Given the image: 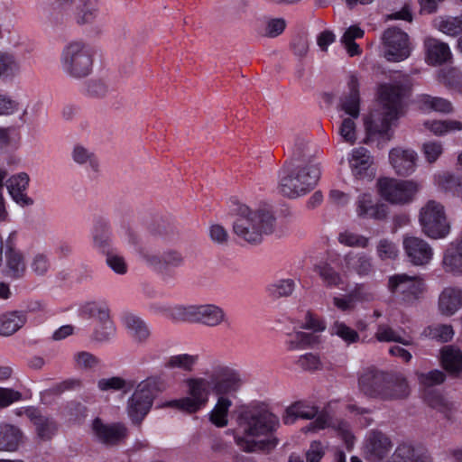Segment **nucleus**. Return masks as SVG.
Masks as SVG:
<instances>
[{
  "label": "nucleus",
  "mask_w": 462,
  "mask_h": 462,
  "mask_svg": "<svg viewBox=\"0 0 462 462\" xmlns=\"http://www.w3.org/2000/svg\"><path fill=\"white\" fill-rule=\"evenodd\" d=\"M239 426L245 436H236V445L245 452L270 450L277 445L275 438L255 440L254 438L267 436L279 425L278 418L264 408L253 407L243 411L238 417Z\"/></svg>",
  "instance_id": "2"
},
{
  "label": "nucleus",
  "mask_w": 462,
  "mask_h": 462,
  "mask_svg": "<svg viewBox=\"0 0 462 462\" xmlns=\"http://www.w3.org/2000/svg\"><path fill=\"white\" fill-rule=\"evenodd\" d=\"M420 101L426 107L436 112L450 113L453 110L452 104L442 97L426 95L421 97Z\"/></svg>",
  "instance_id": "57"
},
{
  "label": "nucleus",
  "mask_w": 462,
  "mask_h": 462,
  "mask_svg": "<svg viewBox=\"0 0 462 462\" xmlns=\"http://www.w3.org/2000/svg\"><path fill=\"white\" fill-rule=\"evenodd\" d=\"M125 234L130 243L134 245H138V236L132 229L125 228ZM136 253L147 265L161 273L162 281L166 283H170L173 280L171 270L180 268L185 264V256L175 249L165 250L158 255L144 247L136 246Z\"/></svg>",
  "instance_id": "7"
},
{
  "label": "nucleus",
  "mask_w": 462,
  "mask_h": 462,
  "mask_svg": "<svg viewBox=\"0 0 462 462\" xmlns=\"http://www.w3.org/2000/svg\"><path fill=\"white\" fill-rule=\"evenodd\" d=\"M194 305H175L170 307L168 319L173 321L193 322Z\"/></svg>",
  "instance_id": "55"
},
{
  "label": "nucleus",
  "mask_w": 462,
  "mask_h": 462,
  "mask_svg": "<svg viewBox=\"0 0 462 462\" xmlns=\"http://www.w3.org/2000/svg\"><path fill=\"white\" fill-rule=\"evenodd\" d=\"M93 429L98 439L105 444H117L127 436V428L121 422L104 424L99 419H96Z\"/></svg>",
  "instance_id": "24"
},
{
  "label": "nucleus",
  "mask_w": 462,
  "mask_h": 462,
  "mask_svg": "<svg viewBox=\"0 0 462 462\" xmlns=\"http://www.w3.org/2000/svg\"><path fill=\"white\" fill-rule=\"evenodd\" d=\"M376 254L382 261L394 260L398 256L399 249L393 241L383 238L377 244Z\"/></svg>",
  "instance_id": "54"
},
{
  "label": "nucleus",
  "mask_w": 462,
  "mask_h": 462,
  "mask_svg": "<svg viewBox=\"0 0 462 462\" xmlns=\"http://www.w3.org/2000/svg\"><path fill=\"white\" fill-rule=\"evenodd\" d=\"M356 213L360 217L383 219L387 211L383 204L374 203L369 193L361 194L356 201Z\"/></svg>",
  "instance_id": "30"
},
{
  "label": "nucleus",
  "mask_w": 462,
  "mask_h": 462,
  "mask_svg": "<svg viewBox=\"0 0 462 462\" xmlns=\"http://www.w3.org/2000/svg\"><path fill=\"white\" fill-rule=\"evenodd\" d=\"M420 222L423 232L429 237L442 238L449 233L444 207L435 200H430L420 209Z\"/></svg>",
  "instance_id": "11"
},
{
  "label": "nucleus",
  "mask_w": 462,
  "mask_h": 462,
  "mask_svg": "<svg viewBox=\"0 0 462 462\" xmlns=\"http://www.w3.org/2000/svg\"><path fill=\"white\" fill-rule=\"evenodd\" d=\"M347 87L348 93L340 97L338 108L349 117L343 119L338 133L345 142L354 144L356 140L355 119L360 115L359 83L355 75L349 77Z\"/></svg>",
  "instance_id": "9"
},
{
  "label": "nucleus",
  "mask_w": 462,
  "mask_h": 462,
  "mask_svg": "<svg viewBox=\"0 0 462 462\" xmlns=\"http://www.w3.org/2000/svg\"><path fill=\"white\" fill-rule=\"evenodd\" d=\"M198 355L180 354L171 356L165 363V367L170 369L179 368L186 372H191L199 361Z\"/></svg>",
  "instance_id": "43"
},
{
  "label": "nucleus",
  "mask_w": 462,
  "mask_h": 462,
  "mask_svg": "<svg viewBox=\"0 0 462 462\" xmlns=\"http://www.w3.org/2000/svg\"><path fill=\"white\" fill-rule=\"evenodd\" d=\"M372 158L369 152L364 147H358L352 151L349 158V165L353 175L359 180H371L374 172L371 168Z\"/></svg>",
  "instance_id": "22"
},
{
  "label": "nucleus",
  "mask_w": 462,
  "mask_h": 462,
  "mask_svg": "<svg viewBox=\"0 0 462 462\" xmlns=\"http://www.w3.org/2000/svg\"><path fill=\"white\" fill-rule=\"evenodd\" d=\"M442 263L447 272L462 273V241L446 250Z\"/></svg>",
  "instance_id": "38"
},
{
  "label": "nucleus",
  "mask_w": 462,
  "mask_h": 462,
  "mask_svg": "<svg viewBox=\"0 0 462 462\" xmlns=\"http://www.w3.org/2000/svg\"><path fill=\"white\" fill-rule=\"evenodd\" d=\"M106 263L117 274L123 275L127 273V264L124 257L118 254L107 253Z\"/></svg>",
  "instance_id": "63"
},
{
  "label": "nucleus",
  "mask_w": 462,
  "mask_h": 462,
  "mask_svg": "<svg viewBox=\"0 0 462 462\" xmlns=\"http://www.w3.org/2000/svg\"><path fill=\"white\" fill-rule=\"evenodd\" d=\"M166 382L161 376H149L140 382L126 402V413L133 424L140 426L150 412L158 393L166 389Z\"/></svg>",
  "instance_id": "6"
},
{
  "label": "nucleus",
  "mask_w": 462,
  "mask_h": 462,
  "mask_svg": "<svg viewBox=\"0 0 462 462\" xmlns=\"http://www.w3.org/2000/svg\"><path fill=\"white\" fill-rule=\"evenodd\" d=\"M71 157L77 164L90 168L93 171H98V160L94 152L81 144H76L71 152Z\"/></svg>",
  "instance_id": "40"
},
{
  "label": "nucleus",
  "mask_w": 462,
  "mask_h": 462,
  "mask_svg": "<svg viewBox=\"0 0 462 462\" xmlns=\"http://www.w3.org/2000/svg\"><path fill=\"white\" fill-rule=\"evenodd\" d=\"M426 160L430 162H435L443 152L442 143L440 142H426L422 146Z\"/></svg>",
  "instance_id": "61"
},
{
  "label": "nucleus",
  "mask_w": 462,
  "mask_h": 462,
  "mask_svg": "<svg viewBox=\"0 0 462 462\" xmlns=\"http://www.w3.org/2000/svg\"><path fill=\"white\" fill-rule=\"evenodd\" d=\"M188 392L189 396L169 402V406L175 407L189 413L200 410L208 401L211 391V382L208 378H190L187 380Z\"/></svg>",
  "instance_id": "12"
},
{
  "label": "nucleus",
  "mask_w": 462,
  "mask_h": 462,
  "mask_svg": "<svg viewBox=\"0 0 462 462\" xmlns=\"http://www.w3.org/2000/svg\"><path fill=\"white\" fill-rule=\"evenodd\" d=\"M23 438L19 428L8 423L0 424V451H14Z\"/></svg>",
  "instance_id": "35"
},
{
  "label": "nucleus",
  "mask_w": 462,
  "mask_h": 462,
  "mask_svg": "<svg viewBox=\"0 0 462 462\" xmlns=\"http://www.w3.org/2000/svg\"><path fill=\"white\" fill-rule=\"evenodd\" d=\"M381 197L392 204H405L412 200L418 185L411 180L382 178L377 182Z\"/></svg>",
  "instance_id": "14"
},
{
  "label": "nucleus",
  "mask_w": 462,
  "mask_h": 462,
  "mask_svg": "<svg viewBox=\"0 0 462 462\" xmlns=\"http://www.w3.org/2000/svg\"><path fill=\"white\" fill-rule=\"evenodd\" d=\"M291 161L288 163L309 164L314 163L313 157L316 147L304 137L297 136L290 147Z\"/></svg>",
  "instance_id": "29"
},
{
  "label": "nucleus",
  "mask_w": 462,
  "mask_h": 462,
  "mask_svg": "<svg viewBox=\"0 0 462 462\" xmlns=\"http://www.w3.org/2000/svg\"><path fill=\"white\" fill-rule=\"evenodd\" d=\"M314 272L318 273L324 286L327 288L339 287L344 283L341 273L328 262L317 263L314 266Z\"/></svg>",
  "instance_id": "36"
},
{
  "label": "nucleus",
  "mask_w": 462,
  "mask_h": 462,
  "mask_svg": "<svg viewBox=\"0 0 462 462\" xmlns=\"http://www.w3.org/2000/svg\"><path fill=\"white\" fill-rule=\"evenodd\" d=\"M387 288L399 303L413 305L422 297L425 283L418 276L397 273L389 276Z\"/></svg>",
  "instance_id": "10"
},
{
  "label": "nucleus",
  "mask_w": 462,
  "mask_h": 462,
  "mask_svg": "<svg viewBox=\"0 0 462 462\" xmlns=\"http://www.w3.org/2000/svg\"><path fill=\"white\" fill-rule=\"evenodd\" d=\"M407 90V85L402 81L380 85L378 89L380 108L372 112L365 121L368 137L377 134L383 139H391V126L402 113V99Z\"/></svg>",
  "instance_id": "1"
},
{
  "label": "nucleus",
  "mask_w": 462,
  "mask_h": 462,
  "mask_svg": "<svg viewBox=\"0 0 462 462\" xmlns=\"http://www.w3.org/2000/svg\"><path fill=\"white\" fill-rule=\"evenodd\" d=\"M124 324L131 337L139 343H145L151 337L148 325L137 315L132 313L125 315Z\"/></svg>",
  "instance_id": "34"
},
{
  "label": "nucleus",
  "mask_w": 462,
  "mask_h": 462,
  "mask_svg": "<svg viewBox=\"0 0 462 462\" xmlns=\"http://www.w3.org/2000/svg\"><path fill=\"white\" fill-rule=\"evenodd\" d=\"M193 314L194 323L208 327H217L228 321L225 310L215 304L194 305Z\"/></svg>",
  "instance_id": "21"
},
{
  "label": "nucleus",
  "mask_w": 462,
  "mask_h": 462,
  "mask_svg": "<svg viewBox=\"0 0 462 462\" xmlns=\"http://www.w3.org/2000/svg\"><path fill=\"white\" fill-rule=\"evenodd\" d=\"M94 246L103 253H108L110 247V227L105 221H99L95 225L92 233Z\"/></svg>",
  "instance_id": "41"
},
{
  "label": "nucleus",
  "mask_w": 462,
  "mask_h": 462,
  "mask_svg": "<svg viewBox=\"0 0 462 462\" xmlns=\"http://www.w3.org/2000/svg\"><path fill=\"white\" fill-rule=\"evenodd\" d=\"M22 393L12 388L0 387V408H6L22 400Z\"/></svg>",
  "instance_id": "62"
},
{
  "label": "nucleus",
  "mask_w": 462,
  "mask_h": 462,
  "mask_svg": "<svg viewBox=\"0 0 462 462\" xmlns=\"http://www.w3.org/2000/svg\"><path fill=\"white\" fill-rule=\"evenodd\" d=\"M233 402L227 396H220L210 412V421L218 428L226 427L228 423L227 414Z\"/></svg>",
  "instance_id": "39"
},
{
  "label": "nucleus",
  "mask_w": 462,
  "mask_h": 462,
  "mask_svg": "<svg viewBox=\"0 0 462 462\" xmlns=\"http://www.w3.org/2000/svg\"><path fill=\"white\" fill-rule=\"evenodd\" d=\"M403 249L408 261L416 266L428 264L433 256L431 246L422 238L417 236H405Z\"/></svg>",
  "instance_id": "18"
},
{
  "label": "nucleus",
  "mask_w": 462,
  "mask_h": 462,
  "mask_svg": "<svg viewBox=\"0 0 462 462\" xmlns=\"http://www.w3.org/2000/svg\"><path fill=\"white\" fill-rule=\"evenodd\" d=\"M384 389L393 396L382 398L383 401L402 400L410 394V386L406 377L401 373L389 372Z\"/></svg>",
  "instance_id": "32"
},
{
  "label": "nucleus",
  "mask_w": 462,
  "mask_h": 462,
  "mask_svg": "<svg viewBox=\"0 0 462 462\" xmlns=\"http://www.w3.org/2000/svg\"><path fill=\"white\" fill-rule=\"evenodd\" d=\"M340 266L345 273H356L360 277L374 273L373 258L365 252L349 251L342 256Z\"/></svg>",
  "instance_id": "19"
},
{
  "label": "nucleus",
  "mask_w": 462,
  "mask_h": 462,
  "mask_svg": "<svg viewBox=\"0 0 462 462\" xmlns=\"http://www.w3.org/2000/svg\"><path fill=\"white\" fill-rule=\"evenodd\" d=\"M438 28L449 36H457L462 33V14L458 16L440 20Z\"/></svg>",
  "instance_id": "53"
},
{
  "label": "nucleus",
  "mask_w": 462,
  "mask_h": 462,
  "mask_svg": "<svg viewBox=\"0 0 462 462\" xmlns=\"http://www.w3.org/2000/svg\"><path fill=\"white\" fill-rule=\"evenodd\" d=\"M211 391L218 398L227 396L236 397L242 387L244 381L238 371L225 365L216 366L209 374Z\"/></svg>",
  "instance_id": "13"
},
{
  "label": "nucleus",
  "mask_w": 462,
  "mask_h": 462,
  "mask_svg": "<svg viewBox=\"0 0 462 462\" xmlns=\"http://www.w3.org/2000/svg\"><path fill=\"white\" fill-rule=\"evenodd\" d=\"M294 290L295 282L292 279L279 280L270 284L267 288L270 296L274 299L288 297L291 295Z\"/></svg>",
  "instance_id": "49"
},
{
  "label": "nucleus",
  "mask_w": 462,
  "mask_h": 462,
  "mask_svg": "<svg viewBox=\"0 0 462 462\" xmlns=\"http://www.w3.org/2000/svg\"><path fill=\"white\" fill-rule=\"evenodd\" d=\"M316 420L310 422L304 430L317 431L326 428L334 429L345 440L347 446L353 444L354 436L351 433L349 424L342 420H334L326 411L319 412L316 406L310 405L305 402H295L284 411L282 421L286 425L293 424L298 419Z\"/></svg>",
  "instance_id": "3"
},
{
  "label": "nucleus",
  "mask_w": 462,
  "mask_h": 462,
  "mask_svg": "<svg viewBox=\"0 0 462 462\" xmlns=\"http://www.w3.org/2000/svg\"><path fill=\"white\" fill-rule=\"evenodd\" d=\"M24 413L33 424L36 435L41 440H51L56 434L57 424L53 419L43 415L34 407H28Z\"/></svg>",
  "instance_id": "23"
},
{
  "label": "nucleus",
  "mask_w": 462,
  "mask_h": 462,
  "mask_svg": "<svg viewBox=\"0 0 462 462\" xmlns=\"http://www.w3.org/2000/svg\"><path fill=\"white\" fill-rule=\"evenodd\" d=\"M441 362L444 368L453 374L462 372V351L454 346H446L441 350Z\"/></svg>",
  "instance_id": "37"
},
{
  "label": "nucleus",
  "mask_w": 462,
  "mask_h": 462,
  "mask_svg": "<svg viewBox=\"0 0 462 462\" xmlns=\"http://www.w3.org/2000/svg\"><path fill=\"white\" fill-rule=\"evenodd\" d=\"M276 219L268 210H251L247 206L238 208L237 217L233 224L235 234L250 244H259L263 236L275 229Z\"/></svg>",
  "instance_id": "4"
},
{
  "label": "nucleus",
  "mask_w": 462,
  "mask_h": 462,
  "mask_svg": "<svg viewBox=\"0 0 462 462\" xmlns=\"http://www.w3.org/2000/svg\"><path fill=\"white\" fill-rule=\"evenodd\" d=\"M338 241L342 245L352 247L366 248L369 245V238L351 232L341 233Z\"/></svg>",
  "instance_id": "60"
},
{
  "label": "nucleus",
  "mask_w": 462,
  "mask_h": 462,
  "mask_svg": "<svg viewBox=\"0 0 462 462\" xmlns=\"http://www.w3.org/2000/svg\"><path fill=\"white\" fill-rule=\"evenodd\" d=\"M317 342V337L312 333L296 332L289 335L286 341L290 350L304 348Z\"/></svg>",
  "instance_id": "50"
},
{
  "label": "nucleus",
  "mask_w": 462,
  "mask_h": 462,
  "mask_svg": "<svg viewBox=\"0 0 462 462\" xmlns=\"http://www.w3.org/2000/svg\"><path fill=\"white\" fill-rule=\"evenodd\" d=\"M116 335V327L110 316L97 321L93 332L94 339L99 342H106Z\"/></svg>",
  "instance_id": "48"
},
{
  "label": "nucleus",
  "mask_w": 462,
  "mask_h": 462,
  "mask_svg": "<svg viewBox=\"0 0 462 462\" xmlns=\"http://www.w3.org/2000/svg\"><path fill=\"white\" fill-rule=\"evenodd\" d=\"M419 383L424 387L430 388L442 383L446 379L444 372L435 369L418 374Z\"/></svg>",
  "instance_id": "59"
},
{
  "label": "nucleus",
  "mask_w": 462,
  "mask_h": 462,
  "mask_svg": "<svg viewBox=\"0 0 462 462\" xmlns=\"http://www.w3.org/2000/svg\"><path fill=\"white\" fill-rule=\"evenodd\" d=\"M388 373L374 367L365 370L358 379L360 391L368 397L380 400L393 396L384 389Z\"/></svg>",
  "instance_id": "17"
},
{
  "label": "nucleus",
  "mask_w": 462,
  "mask_h": 462,
  "mask_svg": "<svg viewBox=\"0 0 462 462\" xmlns=\"http://www.w3.org/2000/svg\"><path fill=\"white\" fill-rule=\"evenodd\" d=\"M80 313L85 318L99 321L110 316V310L105 300L89 301L81 307Z\"/></svg>",
  "instance_id": "42"
},
{
  "label": "nucleus",
  "mask_w": 462,
  "mask_h": 462,
  "mask_svg": "<svg viewBox=\"0 0 462 462\" xmlns=\"http://www.w3.org/2000/svg\"><path fill=\"white\" fill-rule=\"evenodd\" d=\"M30 177L26 172H19L11 176L5 181V186L13 200L21 207L33 204V199L27 196Z\"/></svg>",
  "instance_id": "20"
},
{
  "label": "nucleus",
  "mask_w": 462,
  "mask_h": 462,
  "mask_svg": "<svg viewBox=\"0 0 462 462\" xmlns=\"http://www.w3.org/2000/svg\"><path fill=\"white\" fill-rule=\"evenodd\" d=\"M389 159L397 174L409 175L415 170L417 154L412 150L394 148L390 152Z\"/></svg>",
  "instance_id": "27"
},
{
  "label": "nucleus",
  "mask_w": 462,
  "mask_h": 462,
  "mask_svg": "<svg viewBox=\"0 0 462 462\" xmlns=\"http://www.w3.org/2000/svg\"><path fill=\"white\" fill-rule=\"evenodd\" d=\"M390 462H432V458L426 449L403 443L396 448Z\"/></svg>",
  "instance_id": "28"
},
{
  "label": "nucleus",
  "mask_w": 462,
  "mask_h": 462,
  "mask_svg": "<svg viewBox=\"0 0 462 462\" xmlns=\"http://www.w3.org/2000/svg\"><path fill=\"white\" fill-rule=\"evenodd\" d=\"M383 42L385 48L384 57L389 61L399 62L411 54L408 34L396 27L384 31Z\"/></svg>",
  "instance_id": "16"
},
{
  "label": "nucleus",
  "mask_w": 462,
  "mask_h": 462,
  "mask_svg": "<svg viewBox=\"0 0 462 462\" xmlns=\"http://www.w3.org/2000/svg\"><path fill=\"white\" fill-rule=\"evenodd\" d=\"M74 366L79 370H94L100 365V359L88 351H79L72 356Z\"/></svg>",
  "instance_id": "46"
},
{
  "label": "nucleus",
  "mask_w": 462,
  "mask_h": 462,
  "mask_svg": "<svg viewBox=\"0 0 462 462\" xmlns=\"http://www.w3.org/2000/svg\"><path fill=\"white\" fill-rule=\"evenodd\" d=\"M422 335L430 339H435L439 342H448L454 337V330L452 326L447 324H434L427 327Z\"/></svg>",
  "instance_id": "44"
},
{
  "label": "nucleus",
  "mask_w": 462,
  "mask_h": 462,
  "mask_svg": "<svg viewBox=\"0 0 462 462\" xmlns=\"http://www.w3.org/2000/svg\"><path fill=\"white\" fill-rule=\"evenodd\" d=\"M97 387L101 391L123 390L124 393H127L134 387V383L132 381H126L119 376H113L110 378L100 379L97 382Z\"/></svg>",
  "instance_id": "47"
},
{
  "label": "nucleus",
  "mask_w": 462,
  "mask_h": 462,
  "mask_svg": "<svg viewBox=\"0 0 462 462\" xmlns=\"http://www.w3.org/2000/svg\"><path fill=\"white\" fill-rule=\"evenodd\" d=\"M462 307V290L448 287L439 297V310L442 315L452 316Z\"/></svg>",
  "instance_id": "31"
},
{
  "label": "nucleus",
  "mask_w": 462,
  "mask_h": 462,
  "mask_svg": "<svg viewBox=\"0 0 462 462\" xmlns=\"http://www.w3.org/2000/svg\"><path fill=\"white\" fill-rule=\"evenodd\" d=\"M426 60L430 65H441L452 59V53L448 43L433 37L424 40Z\"/></svg>",
  "instance_id": "26"
},
{
  "label": "nucleus",
  "mask_w": 462,
  "mask_h": 462,
  "mask_svg": "<svg viewBox=\"0 0 462 462\" xmlns=\"http://www.w3.org/2000/svg\"><path fill=\"white\" fill-rule=\"evenodd\" d=\"M392 449L390 439L380 431H372L365 442V453L370 460L379 462L387 457Z\"/></svg>",
  "instance_id": "25"
},
{
  "label": "nucleus",
  "mask_w": 462,
  "mask_h": 462,
  "mask_svg": "<svg viewBox=\"0 0 462 462\" xmlns=\"http://www.w3.org/2000/svg\"><path fill=\"white\" fill-rule=\"evenodd\" d=\"M424 125L436 135L462 129V123L459 121H427Z\"/></svg>",
  "instance_id": "52"
},
{
  "label": "nucleus",
  "mask_w": 462,
  "mask_h": 462,
  "mask_svg": "<svg viewBox=\"0 0 462 462\" xmlns=\"http://www.w3.org/2000/svg\"><path fill=\"white\" fill-rule=\"evenodd\" d=\"M332 335H337L347 344L355 343L359 339L358 333L343 322L336 321L330 328Z\"/></svg>",
  "instance_id": "56"
},
{
  "label": "nucleus",
  "mask_w": 462,
  "mask_h": 462,
  "mask_svg": "<svg viewBox=\"0 0 462 462\" xmlns=\"http://www.w3.org/2000/svg\"><path fill=\"white\" fill-rule=\"evenodd\" d=\"M27 321L25 311L14 310L0 317V335L9 337L18 331Z\"/></svg>",
  "instance_id": "33"
},
{
  "label": "nucleus",
  "mask_w": 462,
  "mask_h": 462,
  "mask_svg": "<svg viewBox=\"0 0 462 462\" xmlns=\"http://www.w3.org/2000/svg\"><path fill=\"white\" fill-rule=\"evenodd\" d=\"M325 455V448L321 442H311L310 448L306 452V462H319Z\"/></svg>",
  "instance_id": "64"
},
{
  "label": "nucleus",
  "mask_w": 462,
  "mask_h": 462,
  "mask_svg": "<svg viewBox=\"0 0 462 462\" xmlns=\"http://www.w3.org/2000/svg\"><path fill=\"white\" fill-rule=\"evenodd\" d=\"M424 400L433 409L440 412H447L450 410L449 403L446 399L438 392L434 390H428L424 393Z\"/></svg>",
  "instance_id": "58"
},
{
  "label": "nucleus",
  "mask_w": 462,
  "mask_h": 462,
  "mask_svg": "<svg viewBox=\"0 0 462 462\" xmlns=\"http://www.w3.org/2000/svg\"><path fill=\"white\" fill-rule=\"evenodd\" d=\"M62 71L70 78L88 77L93 66V51L83 42H71L62 50L60 55Z\"/></svg>",
  "instance_id": "8"
},
{
  "label": "nucleus",
  "mask_w": 462,
  "mask_h": 462,
  "mask_svg": "<svg viewBox=\"0 0 462 462\" xmlns=\"http://www.w3.org/2000/svg\"><path fill=\"white\" fill-rule=\"evenodd\" d=\"M375 338L379 342H397L403 346L412 345V340L410 337H402L398 331L384 324L378 326Z\"/></svg>",
  "instance_id": "45"
},
{
  "label": "nucleus",
  "mask_w": 462,
  "mask_h": 462,
  "mask_svg": "<svg viewBox=\"0 0 462 462\" xmlns=\"http://www.w3.org/2000/svg\"><path fill=\"white\" fill-rule=\"evenodd\" d=\"M320 176L317 164L285 163L279 173V192L290 199L303 196L312 190Z\"/></svg>",
  "instance_id": "5"
},
{
  "label": "nucleus",
  "mask_w": 462,
  "mask_h": 462,
  "mask_svg": "<svg viewBox=\"0 0 462 462\" xmlns=\"http://www.w3.org/2000/svg\"><path fill=\"white\" fill-rule=\"evenodd\" d=\"M5 264L4 273L12 280L23 279L27 271L23 253L17 247V232L12 231L5 242Z\"/></svg>",
  "instance_id": "15"
},
{
  "label": "nucleus",
  "mask_w": 462,
  "mask_h": 462,
  "mask_svg": "<svg viewBox=\"0 0 462 462\" xmlns=\"http://www.w3.org/2000/svg\"><path fill=\"white\" fill-rule=\"evenodd\" d=\"M51 266L50 256L45 253H36L30 262V268L36 276H45Z\"/></svg>",
  "instance_id": "51"
}]
</instances>
